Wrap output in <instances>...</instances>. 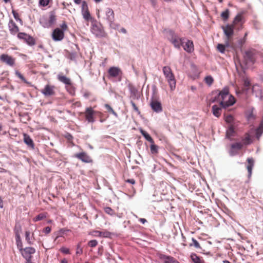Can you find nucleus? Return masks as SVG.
<instances>
[{"mask_svg": "<svg viewBox=\"0 0 263 263\" xmlns=\"http://www.w3.org/2000/svg\"><path fill=\"white\" fill-rule=\"evenodd\" d=\"M82 13L83 18L87 21L91 19L90 12L88 10L87 4L85 1H83L82 4Z\"/></svg>", "mask_w": 263, "mask_h": 263, "instance_id": "nucleus-17", "label": "nucleus"}, {"mask_svg": "<svg viewBox=\"0 0 263 263\" xmlns=\"http://www.w3.org/2000/svg\"><path fill=\"white\" fill-rule=\"evenodd\" d=\"M61 29L62 30H63V32H64L65 31L67 30L68 29V26L66 24V23L64 21L62 24L60 26Z\"/></svg>", "mask_w": 263, "mask_h": 263, "instance_id": "nucleus-50", "label": "nucleus"}, {"mask_svg": "<svg viewBox=\"0 0 263 263\" xmlns=\"http://www.w3.org/2000/svg\"><path fill=\"white\" fill-rule=\"evenodd\" d=\"M193 243L190 245V246H194L196 248L200 249L201 247L199 242L194 238H192Z\"/></svg>", "mask_w": 263, "mask_h": 263, "instance_id": "nucleus-44", "label": "nucleus"}, {"mask_svg": "<svg viewBox=\"0 0 263 263\" xmlns=\"http://www.w3.org/2000/svg\"><path fill=\"white\" fill-rule=\"evenodd\" d=\"M104 12L105 13L104 18L108 22L111 26L115 21V14L114 11L110 8H106L104 9Z\"/></svg>", "mask_w": 263, "mask_h": 263, "instance_id": "nucleus-11", "label": "nucleus"}, {"mask_svg": "<svg viewBox=\"0 0 263 263\" xmlns=\"http://www.w3.org/2000/svg\"><path fill=\"white\" fill-rule=\"evenodd\" d=\"M58 80L66 85L71 86V81L70 78L64 76L63 73H59L57 76Z\"/></svg>", "mask_w": 263, "mask_h": 263, "instance_id": "nucleus-22", "label": "nucleus"}, {"mask_svg": "<svg viewBox=\"0 0 263 263\" xmlns=\"http://www.w3.org/2000/svg\"><path fill=\"white\" fill-rule=\"evenodd\" d=\"M191 258L193 263H206L202 257H200L195 253H192Z\"/></svg>", "mask_w": 263, "mask_h": 263, "instance_id": "nucleus-27", "label": "nucleus"}, {"mask_svg": "<svg viewBox=\"0 0 263 263\" xmlns=\"http://www.w3.org/2000/svg\"><path fill=\"white\" fill-rule=\"evenodd\" d=\"M213 114L216 117H219L221 115V108L217 105H214L212 106Z\"/></svg>", "mask_w": 263, "mask_h": 263, "instance_id": "nucleus-32", "label": "nucleus"}, {"mask_svg": "<svg viewBox=\"0 0 263 263\" xmlns=\"http://www.w3.org/2000/svg\"><path fill=\"white\" fill-rule=\"evenodd\" d=\"M93 233H99V235H101V237L106 238H109L111 235V233L107 230H104L103 231H93Z\"/></svg>", "mask_w": 263, "mask_h": 263, "instance_id": "nucleus-33", "label": "nucleus"}, {"mask_svg": "<svg viewBox=\"0 0 263 263\" xmlns=\"http://www.w3.org/2000/svg\"><path fill=\"white\" fill-rule=\"evenodd\" d=\"M241 143L243 144V147L247 146L252 143V140L251 136L249 133H246L242 137H241Z\"/></svg>", "mask_w": 263, "mask_h": 263, "instance_id": "nucleus-21", "label": "nucleus"}, {"mask_svg": "<svg viewBox=\"0 0 263 263\" xmlns=\"http://www.w3.org/2000/svg\"><path fill=\"white\" fill-rule=\"evenodd\" d=\"M244 86L247 88L250 87V82L248 79H246L244 80Z\"/></svg>", "mask_w": 263, "mask_h": 263, "instance_id": "nucleus-52", "label": "nucleus"}, {"mask_svg": "<svg viewBox=\"0 0 263 263\" xmlns=\"http://www.w3.org/2000/svg\"><path fill=\"white\" fill-rule=\"evenodd\" d=\"M256 87H259V86L257 85H254L252 87V91H256L255 89H256Z\"/></svg>", "mask_w": 263, "mask_h": 263, "instance_id": "nucleus-58", "label": "nucleus"}, {"mask_svg": "<svg viewBox=\"0 0 263 263\" xmlns=\"http://www.w3.org/2000/svg\"><path fill=\"white\" fill-rule=\"evenodd\" d=\"M105 107L108 110V111L111 112L116 117L118 116L117 114L114 110V109L112 108V107L109 104H106L105 105Z\"/></svg>", "mask_w": 263, "mask_h": 263, "instance_id": "nucleus-40", "label": "nucleus"}, {"mask_svg": "<svg viewBox=\"0 0 263 263\" xmlns=\"http://www.w3.org/2000/svg\"><path fill=\"white\" fill-rule=\"evenodd\" d=\"M159 147L155 144V142L151 143L150 145L151 153L154 155H157L158 154Z\"/></svg>", "mask_w": 263, "mask_h": 263, "instance_id": "nucleus-35", "label": "nucleus"}, {"mask_svg": "<svg viewBox=\"0 0 263 263\" xmlns=\"http://www.w3.org/2000/svg\"><path fill=\"white\" fill-rule=\"evenodd\" d=\"M223 263H231V262H230L229 261L227 260H223Z\"/></svg>", "mask_w": 263, "mask_h": 263, "instance_id": "nucleus-64", "label": "nucleus"}, {"mask_svg": "<svg viewBox=\"0 0 263 263\" xmlns=\"http://www.w3.org/2000/svg\"><path fill=\"white\" fill-rule=\"evenodd\" d=\"M52 39L55 41H60L64 37V32L59 28H55L52 34Z\"/></svg>", "mask_w": 263, "mask_h": 263, "instance_id": "nucleus-16", "label": "nucleus"}, {"mask_svg": "<svg viewBox=\"0 0 263 263\" xmlns=\"http://www.w3.org/2000/svg\"><path fill=\"white\" fill-rule=\"evenodd\" d=\"M162 70L165 78L169 84L171 90L173 91L176 88V81L174 74L173 73L171 67L169 66L163 67Z\"/></svg>", "mask_w": 263, "mask_h": 263, "instance_id": "nucleus-3", "label": "nucleus"}, {"mask_svg": "<svg viewBox=\"0 0 263 263\" xmlns=\"http://www.w3.org/2000/svg\"><path fill=\"white\" fill-rule=\"evenodd\" d=\"M43 232L45 234H48L51 232V228L49 227H47L43 229Z\"/></svg>", "mask_w": 263, "mask_h": 263, "instance_id": "nucleus-53", "label": "nucleus"}, {"mask_svg": "<svg viewBox=\"0 0 263 263\" xmlns=\"http://www.w3.org/2000/svg\"><path fill=\"white\" fill-rule=\"evenodd\" d=\"M17 36L19 39L23 40L29 46H32L36 44L35 40L25 32L18 33Z\"/></svg>", "mask_w": 263, "mask_h": 263, "instance_id": "nucleus-7", "label": "nucleus"}, {"mask_svg": "<svg viewBox=\"0 0 263 263\" xmlns=\"http://www.w3.org/2000/svg\"><path fill=\"white\" fill-rule=\"evenodd\" d=\"M45 218V216L44 215V214H40L33 219V220L34 221H37L39 220H41Z\"/></svg>", "mask_w": 263, "mask_h": 263, "instance_id": "nucleus-45", "label": "nucleus"}, {"mask_svg": "<svg viewBox=\"0 0 263 263\" xmlns=\"http://www.w3.org/2000/svg\"><path fill=\"white\" fill-rule=\"evenodd\" d=\"M108 78L121 77L122 74L121 69L118 67H111L108 70Z\"/></svg>", "mask_w": 263, "mask_h": 263, "instance_id": "nucleus-14", "label": "nucleus"}, {"mask_svg": "<svg viewBox=\"0 0 263 263\" xmlns=\"http://www.w3.org/2000/svg\"><path fill=\"white\" fill-rule=\"evenodd\" d=\"M74 157L85 163H89L93 162L91 158L86 152L75 154Z\"/></svg>", "mask_w": 263, "mask_h": 263, "instance_id": "nucleus-15", "label": "nucleus"}, {"mask_svg": "<svg viewBox=\"0 0 263 263\" xmlns=\"http://www.w3.org/2000/svg\"><path fill=\"white\" fill-rule=\"evenodd\" d=\"M153 6H155L156 3V0H151Z\"/></svg>", "mask_w": 263, "mask_h": 263, "instance_id": "nucleus-61", "label": "nucleus"}, {"mask_svg": "<svg viewBox=\"0 0 263 263\" xmlns=\"http://www.w3.org/2000/svg\"><path fill=\"white\" fill-rule=\"evenodd\" d=\"M150 106L153 111L156 112H160L162 111V107L160 102L152 99L150 103Z\"/></svg>", "mask_w": 263, "mask_h": 263, "instance_id": "nucleus-18", "label": "nucleus"}, {"mask_svg": "<svg viewBox=\"0 0 263 263\" xmlns=\"http://www.w3.org/2000/svg\"><path fill=\"white\" fill-rule=\"evenodd\" d=\"M55 87L54 86L47 84L41 90V92L45 97H50L55 94Z\"/></svg>", "mask_w": 263, "mask_h": 263, "instance_id": "nucleus-12", "label": "nucleus"}, {"mask_svg": "<svg viewBox=\"0 0 263 263\" xmlns=\"http://www.w3.org/2000/svg\"><path fill=\"white\" fill-rule=\"evenodd\" d=\"M140 133L146 140H147L151 143H154V141L153 139L147 132L141 129H140Z\"/></svg>", "mask_w": 263, "mask_h": 263, "instance_id": "nucleus-34", "label": "nucleus"}, {"mask_svg": "<svg viewBox=\"0 0 263 263\" xmlns=\"http://www.w3.org/2000/svg\"><path fill=\"white\" fill-rule=\"evenodd\" d=\"M258 55V52L254 49H250L245 51L243 53V60L241 63V66H245V68H247L253 65Z\"/></svg>", "mask_w": 263, "mask_h": 263, "instance_id": "nucleus-2", "label": "nucleus"}, {"mask_svg": "<svg viewBox=\"0 0 263 263\" xmlns=\"http://www.w3.org/2000/svg\"><path fill=\"white\" fill-rule=\"evenodd\" d=\"M248 165L247 168L249 173V176H250L252 174V171L254 166V161L252 158H248L247 159Z\"/></svg>", "mask_w": 263, "mask_h": 263, "instance_id": "nucleus-28", "label": "nucleus"}, {"mask_svg": "<svg viewBox=\"0 0 263 263\" xmlns=\"http://www.w3.org/2000/svg\"><path fill=\"white\" fill-rule=\"evenodd\" d=\"M60 263H68V261L65 258H64L61 260Z\"/></svg>", "mask_w": 263, "mask_h": 263, "instance_id": "nucleus-60", "label": "nucleus"}, {"mask_svg": "<svg viewBox=\"0 0 263 263\" xmlns=\"http://www.w3.org/2000/svg\"><path fill=\"white\" fill-rule=\"evenodd\" d=\"M228 41L231 40L234 33V29L237 28L233 24H227L221 27Z\"/></svg>", "mask_w": 263, "mask_h": 263, "instance_id": "nucleus-8", "label": "nucleus"}, {"mask_svg": "<svg viewBox=\"0 0 263 263\" xmlns=\"http://www.w3.org/2000/svg\"><path fill=\"white\" fill-rule=\"evenodd\" d=\"M94 233L93 235L95 236L101 237V235H99V233Z\"/></svg>", "mask_w": 263, "mask_h": 263, "instance_id": "nucleus-63", "label": "nucleus"}, {"mask_svg": "<svg viewBox=\"0 0 263 263\" xmlns=\"http://www.w3.org/2000/svg\"><path fill=\"white\" fill-rule=\"evenodd\" d=\"M185 44L181 45L184 50L188 53H192L194 51V44L193 41L191 40H187L186 42H184Z\"/></svg>", "mask_w": 263, "mask_h": 263, "instance_id": "nucleus-20", "label": "nucleus"}, {"mask_svg": "<svg viewBox=\"0 0 263 263\" xmlns=\"http://www.w3.org/2000/svg\"><path fill=\"white\" fill-rule=\"evenodd\" d=\"M56 20V15H55L54 13L51 12L48 20L49 26H50L51 25H53L55 22Z\"/></svg>", "mask_w": 263, "mask_h": 263, "instance_id": "nucleus-37", "label": "nucleus"}, {"mask_svg": "<svg viewBox=\"0 0 263 263\" xmlns=\"http://www.w3.org/2000/svg\"><path fill=\"white\" fill-rule=\"evenodd\" d=\"M98 244V242L97 240H91L88 242V245L91 248L96 247Z\"/></svg>", "mask_w": 263, "mask_h": 263, "instance_id": "nucleus-42", "label": "nucleus"}, {"mask_svg": "<svg viewBox=\"0 0 263 263\" xmlns=\"http://www.w3.org/2000/svg\"><path fill=\"white\" fill-rule=\"evenodd\" d=\"M8 28L10 33L12 35L19 33V28L12 20L9 21Z\"/></svg>", "mask_w": 263, "mask_h": 263, "instance_id": "nucleus-19", "label": "nucleus"}, {"mask_svg": "<svg viewBox=\"0 0 263 263\" xmlns=\"http://www.w3.org/2000/svg\"><path fill=\"white\" fill-rule=\"evenodd\" d=\"M25 240L29 245H32L34 240V233H31L29 231L25 232Z\"/></svg>", "mask_w": 263, "mask_h": 263, "instance_id": "nucleus-24", "label": "nucleus"}, {"mask_svg": "<svg viewBox=\"0 0 263 263\" xmlns=\"http://www.w3.org/2000/svg\"><path fill=\"white\" fill-rule=\"evenodd\" d=\"M25 263H32L31 260H26Z\"/></svg>", "mask_w": 263, "mask_h": 263, "instance_id": "nucleus-62", "label": "nucleus"}, {"mask_svg": "<svg viewBox=\"0 0 263 263\" xmlns=\"http://www.w3.org/2000/svg\"><path fill=\"white\" fill-rule=\"evenodd\" d=\"M225 121L228 123H231L233 121V117L231 115H227L224 118Z\"/></svg>", "mask_w": 263, "mask_h": 263, "instance_id": "nucleus-46", "label": "nucleus"}, {"mask_svg": "<svg viewBox=\"0 0 263 263\" xmlns=\"http://www.w3.org/2000/svg\"><path fill=\"white\" fill-rule=\"evenodd\" d=\"M104 210L106 213L110 215H113L115 214L114 211L110 207H105L104 208Z\"/></svg>", "mask_w": 263, "mask_h": 263, "instance_id": "nucleus-43", "label": "nucleus"}, {"mask_svg": "<svg viewBox=\"0 0 263 263\" xmlns=\"http://www.w3.org/2000/svg\"><path fill=\"white\" fill-rule=\"evenodd\" d=\"M204 80L205 83L209 85H212L214 82V79L211 76H206L204 78Z\"/></svg>", "mask_w": 263, "mask_h": 263, "instance_id": "nucleus-39", "label": "nucleus"}, {"mask_svg": "<svg viewBox=\"0 0 263 263\" xmlns=\"http://www.w3.org/2000/svg\"><path fill=\"white\" fill-rule=\"evenodd\" d=\"M22 256L26 260H31L32 259V255L35 253V249L32 247H27L23 248L19 250Z\"/></svg>", "mask_w": 263, "mask_h": 263, "instance_id": "nucleus-5", "label": "nucleus"}, {"mask_svg": "<svg viewBox=\"0 0 263 263\" xmlns=\"http://www.w3.org/2000/svg\"><path fill=\"white\" fill-rule=\"evenodd\" d=\"M160 259L163 260V263H180L175 258L171 256L161 255Z\"/></svg>", "mask_w": 263, "mask_h": 263, "instance_id": "nucleus-23", "label": "nucleus"}, {"mask_svg": "<svg viewBox=\"0 0 263 263\" xmlns=\"http://www.w3.org/2000/svg\"><path fill=\"white\" fill-rule=\"evenodd\" d=\"M243 147V144L241 142H235L230 145L229 153L232 156H234L238 153V151Z\"/></svg>", "mask_w": 263, "mask_h": 263, "instance_id": "nucleus-10", "label": "nucleus"}, {"mask_svg": "<svg viewBox=\"0 0 263 263\" xmlns=\"http://www.w3.org/2000/svg\"><path fill=\"white\" fill-rule=\"evenodd\" d=\"M66 89L67 91L72 95L74 94V89L72 87H70L69 88L66 87Z\"/></svg>", "mask_w": 263, "mask_h": 263, "instance_id": "nucleus-54", "label": "nucleus"}, {"mask_svg": "<svg viewBox=\"0 0 263 263\" xmlns=\"http://www.w3.org/2000/svg\"><path fill=\"white\" fill-rule=\"evenodd\" d=\"M130 103L133 106V108L134 109V110L136 112H137L138 114H140V111L138 108V107L136 106V104L135 103V102H134L133 101H132L130 102Z\"/></svg>", "mask_w": 263, "mask_h": 263, "instance_id": "nucleus-49", "label": "nucleus"}, {"mask_svg": "<svg viewBox=\"0 0 263 263\" xmlns=\"http://www.w3.org/2000/svg\"><path fill=\"white\" fill-rule=\"evenodd\" d=\"M126 181L129 183H131L132 184H134L135 183V181L134 179H127Z\"/></svg>", "mask_w": 263, "mask_h": 263, "instance_id": "nucleus-55", "label": "nucleus"}, {"mask_svg": "<svg viewBox=\"0 0 263 263\" xmlns=\"http://www.w3.org/2000/svg\"><path fill=\"white\" fill-rule=\"evenodd\" d=\"M230 13V12L228 9H226L221 12L220 16L223 21H227L229 19Z\"/></svg>", "mask_w": 263, "mask_h": 263, "instance_id": "nucleus-36", "label": "nucleus"}, {"mask_svg": "<svg viewBox=\"0 0 263 263\" xmlns=\"http://www.w3.org/2000/svg\"><path fill=\"white\" fill-rule=\"evenodd\" d=\"M12 14H13V15L14 17V18L16 20V21H22V20L19 17V15L14 10H12Z\"/></svg>", "mask_w": 263, "mask_h": 263, "instance_id": "nucleus-51", "label": "nucleus"}, {"mask_svg": "<svg viewBox=\"0 0 263 263\" xmlns=\"http://www.w3.org/2000/svg\"><path fill=\"white\" fill-rule=\"evenodd\" d=\"M84 114L86 120L89 123H93L95 121V115L97 114H102L100 112L94 110L91 107H87Z\"/></svg>", "mask_w": 263, "mask_h": 263, "instance_id": "nucleus-6", "label": "nucleus"}, {"mask_svg": "<svg viewBox=\"0 0 263 263\" xmlns=\"http://www.w3.org/2000/svg\"><path fill=\"white\" fill-rule=\"evenodd\" d=\"M52 0H40L39 4L40 6L46 7L48 6Z\"/></svg>", "mask_w": 263, "mask_h": 263, "instance_id": "nucleus-41", "label": "nucleus"}, {"mask_svg": "<svg viewBox=\"0 0 263 263\" xmlns=\"http://www.w3.org/2000/svg\"><path fill=\"white\" fill-rule=\"evenodd\" d=\"M168 39L176 48H180L185 40V38L179 37L173 30L168 32Z\"/></svg>", "mask_w": 263, "mask_h": 263, "instance_id": "nucleus-4", "label": "nucleus"}, {"mask_svg": "<svg viewBox=\"0 0 263 263\" xmlns=\"http://www.w3.org/2000/svg\"><path fill=\"white\" fill-rule=\"evenodd\" d=\"M83 253V249L81 248V243H79L77 245L76 254L81 255Z\"/></svg>", "mask_w": 263, "mask_h": 263, "instance_id": "nucleus-48", "label": "nucleus"}, {"mask_svg": "<svg viewBox=\"0 0 263 263\" xmlns=\"http://www.w3.org/2000/svg\"><path fill=\"white\" fill-rule=\"evenodd\" d=\"M74 2L77 4V5H79L80 4L81 2V0H74Z\"/></svg>", "mask_w": 263, "mask_h": 263, "instance_id": "nucleus-59", "label": "nucleus"}, {"mask_svg": "<svg viewBox=\"0 0 263 263\" xmlns=\"http://www.w3.org/2000/svg\"><path fill=\"white\" fill-rule=\"evenodd\" d=\"M0 60L3 62L11 67L15 65V59L7 54H2L0 56Z\"/></svg>", "mask_w": 263, "mask_h": 263, "instance_id": "nucleus-13", "label": "nucleus"}, {"mask_svg": "<svg viewBox=\"0 0 263 263\" xmlns=\"http://www.w3.org/2000/svg\"><path fill=\"white\" fill-rule=\"evenodd\" d=\"M229 41H227L226 42L225 45H223L221 44H218L217 46V50L221 53H223L225 52L226 48L229 46Z\"/></svg>", "mask_w": 263, "mask_h": 263, "instance_id": "nucleus-31", "label": "nucleus"}, {"mask_svg": "<svg viewBox=\"0 0 263 263\" xmlns=\"http://www.w3.org/2000/svg\"><path fill=\"white\" fill-rule=\"evenodd\" d=\"M139 221L141 222L142 223L144 224L145 222H147V220L145 218H140L139 219Z\"/></svg>", "mask_w": 263, "mask_h": 263, "instance_id": "nucleus-56", "label": "nucleus"}, {"mask_svg": "<svg viewBox=\"0 0 263 263\" xmlns=\"http://www.w3.org/2000/svg\"><path fill=\"white\" fill-rule=\"evenodd\" d=\"M262 123L261 124L260 126L259 127V128L257 130V134H258L260 131L261 130L262 127Z\"/></svg>", "mask_w": 263, "mask_h": 263, "instance_id": "nucleus-57", "label": "nucleus"}, {"mask_svg": "<svg viewBox=\"0 0 263 263\" xmlns=\"http://www.w3.org/2000/svg\"><path fill=\"white\" fill-rule=\"evenodd\" d=\"M23 137H24V142H25V143L26 145H27L29 147H30L32 148H34V144L33 140L30 138V137L27 134H24Z\"/></svg>", "mask_w": 263, "mask_h": 263, "instance_id": "nucleus-25", "label": "nucleus"}, {"mask_svg": "<svg viewBox=\"0 0 263 263\" xmlns=\"http://www.w3.org/2000/svg\"><path fill=\"white\" fill-rule=\"evenodd\" d=\"M217 100L220 106L223 108H227L233 105L235 102V98L230 94L228 87L224 88L218 94Z\"/></svg>", "mask_w": 263, "mask_h": 263, "instance_id": "nucleus-1", "label": "nucleus"}, {"mask_svg": "<svg viewBox=\"0 0 263 263\" xmlns=\"http://www.w3.org/2000/svg\"><path fill=\"white\" fill-rule=\"evenodd\" d=\"M245 23L244 17L242 13H238L234 17L232 24L234 25L237 29L239 30L242 28V25Z\"/></svg>", "mask_w": 263, "mask_h": 263, "instance_id": "nucleus-9", "label": "nucleus"}, {"mask_svg": "<svg viewBox=\"0 0 263 263\" xmlns=\"http://www.w3.org/2000/svg\"><path fill=\"white\" fill-rule=\"evenodd\" d=\"M15 75L19 78L21 80V81L22 82H23L24 83H25V84H29L30 83L28 82L27 80L25 78V77L23 76V74H22L21 73V72H20L16 70L15 72Z\"/></svg>", "mask_w": 263, "mask_h": 263, "instance_id": "nucleus-38", "label": "nucleus"}, {"mask_svg": "<svg viewBox=\"0 0 263 263\" xmlns=\"http://www.w3.org/2000/svg\"><path fill=\"white\" fill-rule=\"evenodd\" d=\"M130 97L133 99H138L139 94L138 90L133 86H129Z\"/></svg>", "mask_w": 263, "mask_h": 263, "instance_id": "nucleus-26", "label": "nucleus"}, {"mask_svg": "<svg viewBox=\"0 0 263 263\" xmlns=\"http://www.w3.org/2000/svg\"><path fill=\"white\" fill-rule=\"evenodd\" d=\"M15 240H16V244L17 247V249L18 250H21L22 248H23V242L21 240V236L18 231L15 232Z\"/></svg>", "mask_w": 263, "mask_h": 263, "instance_id": "nucleus-29", "label": "nucleus"}, {"mask_svg": "<svg viewBox=\"0 0 263 263\" xmlns=\"http://www.w3.org/2000/svg\"><path fill=\"white\" fill-rule=\"evenodd\" d=\"M235 135V129L233 125H230L227 130L226 137L227 138L231 140L232 137Z\"/></svg>", "mask_w": 263, "mask_h": 263, "instance_id": "nucleus-30", "label": "nucleus"}, {"mask_svg": "<svg viewBox=\"0 0 263 263\" xmlns=\"http://www.w3.org/2000/svg\"><path fill=\"white\" fill-rule=\"evenodd\" d=\"M60 251L64 253V254H70V251H69V249L68 248H67L66 247H62L60 248Z\"/></svg>", "mask_w": 263, "mask_h": 263, "instance_id": "nucleus-47", "label": "nucleus"}]
</instances>
